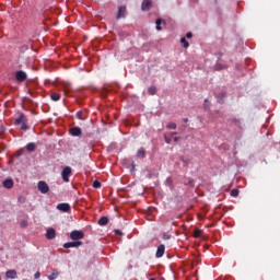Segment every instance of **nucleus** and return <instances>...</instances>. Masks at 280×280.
Listing matches in <instances>:
<instances>
[{"mask_svg":"<svg viewBox=\"0 0 280 280\" xmlns=\"http://www.w3.org/2000/svg\"><path fill=\"white\" fill-rule=\"evenodd\" d=\"M14 126H21V130H27V117L25 114L21 113L14 120Z\"/></svg>","mask_w":280,"mask_h":280,"instance_id":"f257e3e1","label":"nucleus"},{"mask_svg":"<svg viewBox=\"0 0 280 280\" xmlns=\"http://www.w3.org/2000/svg\"><path fill=\"white\" fill-rule=\"evenodd\" d=\"M71 166H66L63 167L62 172H61V177L63 183H69V176H71Z\"/></svg>","mask_w":280,"mask_h":280,"instance_id":"f03ea898","label":"nucleus"},{"mask_svg":"<svg viewBox=\"0 0 280 280\" xmlns=\"http://www.w3.org/2000/svg\"><path fill=\"white\" fill-rule=\"evenodd\" d=\"M70 238L74 242L78 240H84V232L74 230L70 233Z\"/></svg>","mask_w":280,"mask_h":280,"instance_id":"7ed1b4c3","label":"nucleus"},{"mask_svg":"<svg viewBox=\"0 0 280 280\" xmlns=\"http://www.w3.org/2000/svg\"><path fill=\"white\" fill-rule=\"evenodd\" d=\"M37 189L40 191V194H48L49 192V185H47L46 182H38Z\"/></svg>","mask_w":280,"mask_h":280,"instance_id":"20e7f679","label":"nucleus"},{"mask_svg":"<svg viewBox=\"0 0 280 280\" xmlns=\"http://www.w3.org/2000/svg\"><path fill=\"white\" fill-rule=\"evenodd\" d=\"M15 80L18 82H25V80H27V73H25V71H23V70L16 71Z\"/></svg>","mask_w":280,"mask_h":280,"instance_id":"39448f33","label":"nucleus"},{"mask_svg":"<svg viewBox=\"0 0 280 280\" xmlns=\"http://www.w3.org/2000/svg\"><path fill=\"white\" fill-rule=\"evenodd\" d=\"M58 211H61L62 213H69L71 211V206L69 203H59L57 206Z\"/></svg>","mask_w":280,"mask_h":280,"instance_id":"423d86ee","label":"nucleus"},{"mask_svg":"<svg viewBox=\"0 0 280 280\" xmlns=\"http://www.w3.org/2000/svg\"><path fill=\"white\" fill-rule=\"evenodd\" d=\"M78 246H82L81 241L68 242L63 244V248H78Z\"/></svg>","mask_w":280,"mask_h":280,"instance_id":"0eeeda50","label":"nucleus"},{"mask_svg":"<svg viewBox=\"0 0 280 280\" xmlns=\"http://www.w3.org/2000/svg\"><path fill=\"white\" fill-rule=\"evenodd\" d=\"M165 255V245H159L156 253H155V257L158 259H161V257H163Z\"/></svg>","mask_w":280,"mask_h":280,"instance_id":"6e6552de","label":"nucleus"},{"mask_svg":"<svg viewBox=\"0 0 280 280\" xmlns=\"http://www.w3.org/2000/svg\"><path fill=\"white\" fill-rule=\"evenodd\" d=\"M152 8V1L151 0H144L141 4L142 12H148Z\"/></svg>","mask_w":280,"mask_h":280,"instance_id":"1a4fd4ad","label":"nucleus"},{"mask_svg":"<svg viewBox=\"0 0 280 280\" xmlns=\"http://www.w3.org/2000/svg\"><path fill=\"white\" fill-rule=\"evenodd\" d=\"M69 132L72 137H80V135H82V129L80 127H72Z\"/></svg>","mask_w":280,"mask_h":280,"instance_id":"9d476101","label":"nucleus"},{"mask_svg":"<svg viewBox=\"0 0 280 280\" xmlns=\"http://www.w3.org/2000/svg\"><path fill=\"white\" fill-rule=\"evenodd\" d=\"M46 237L48 240H56V230L54 228H50L46 231Z\"/></svg>","mask_w":280,"mask_h":280,"instance_id":"9b49d317","label":"nucleus"},{"mask_svg":"<svg viewBox=\"0 0 280 280\" xmlns=\"http://www.w3.org/2000/svg\"><path fill=\"white\" fill-rule=\"evenodd\" d=\"M125 18H126V7H119L116 19L119 20V19H125Z\"/></svg>","mask_w":280,"mask_h":280,"instance_id":"f8f14e48","label":"nucleus"},{"mask_svg":"<svg viewBox=\"0 0 280 280\" xmlns=\"http://www.w3.org/2000/svg\"><path fill=\"white\" fill-rule=\"evenodd\" d=\"M3 187L5 189H12V187H14V180L12 179H5L3 183H2Z\"/></svg>","mask_w":280,"mask_h":280,"instance_id":"ddd939ff","label":"nucleus"},{"mask_svg":"<svg viewBox=\"0 0 280 280\" xmlns=\"http://www.w3.org/2000/svg\"><path fill=\"white\" fill-rule=\"evenodd\" d=\"M230 124H232V126H236V128H242V121L238 118H230Z\"/></svg>","mask_w":280,"mask_h":280,"instance_id":"4468645a","label":"nucleus"},{"mask_svg":"<svg viewBox=\"0 0 280 280\" xmlns=\"http://www.w3.org/2000/svg\"><path fill=\"white\" fill-rule=\"evenodd\" d=\"M109 220H108V217H101L97 224L100 226H106V224H108Z\"/></svg>","mask_w":280,"mask_h":280,"instance_id":"2eb2a0df","label":"nucleus"},{"mask_svg":"<svg viewBox=\"0 0 280 280\" xmlns=\"http://www.w3.org/2000/svg\"><path fill=\"white\" fill-rule=\"evenodd\" d=\"M5 277H7L8 279H16V270H8V271L5 272Z\"/></svg>","mask_w":280,"mask_h":280,"instance_id":"dca6fc26","label":"nucleus"},{"mask_svg":"<svg viewBox=\"0 0 280 280\" xmlns=\"http://www.w3.org/2000/svg\"><path fill=\"white\" fill-rule=\"evenodd\" d=\"M137 159H145V149L140 148L136 154Z\"/></svg>","mask_w":280,"mask_h":280,"instance_id":"f3484780","label":"nucleus"},{"mask_svg":"<svg viewBox=\"0 0 280 280\" xmlns=\"http://www.w3.org/2000/svg\"><path fill=\"white\" fill-rule=\"evenodd\" d=\"M26 150H27V152H35L36 151V143L30 142L28 144H26Z\"/></svg>","mask_w":280,"mask_h":280,"instance_id":"a211bd4d","label":"nucleus"},{"mask_svg":"<svg viewBox=\"0 0 280 280\" xmlns=\"http://www.w3.org/2000/svg\"><path fill=\"white\" fill-rule=\"evenodd\" d=\"M50 100H52V102H60V94L59 93L50 94Z\"/></svg>","mask_w":280,"mask_h":280,"instance_id":"6ab92c4d","label":"nucleus"},{"mask_svg":"<svg viewBox=\"0 0 280 280\" xmlns=\"http://www.w3.org/2000/svg\"><path fill=\"white\" fill-rule=\"evenodd\" d=\"M63 91L65 93H71V83L69 82L63 83Z\"/></svg>","mask_w":280,"mask_h":280,"instance_id":"aec40b11","label":"nucleus"},{"mask_svg":"<svg viewBox=\"0 0 280 280\" xmlns=\"http://www.w3.org/2000/svg\"><path fill=\"white\" fill-rule=\"evenodd\" d=\"M180 43H182L184 49H187V47H189V42H187V39L185 37L180 38Z\"/></svg>","mask_w":280,"mask_h":280,"instance_id":"412c9836","label":"nucleus"},{"mask_svg":"<svg viewBox=\"0 0 280 280\" xmlns=\"http://www.w3.org/2000/svg\"><path fill=\"white\" fill-rule=\"evenodd\" d=\"M148 93L149 95H156V86H150Z\"/></svg>","mask_w":280,"mask_h":280,"instance_id":"4be33fe9","label":"nucleus"},{"mask_svg":"<svg viewBox=\"0 0 280 280\" xmlns=\"http://www.w3.org/2000/svg\"><path fill=\"white\" fill-rule=\"evenodd\" d=\"M77 119L84 121V119H86V117H84V112H77Z\"/></svg>","mask_w":280,"mask_h":280,"instance_id":"5701e85b","label":"nucleus"},{"mask_svg":"<svg viewBox=\"0 0 280 280\" xmlns=\"http://www.w3.org/2000/svg\"><path fill=\"white\" fill-rule=\"evenodd\" d=\"M230 195L233 197V198H237V196H240V190L238 189H232Z\"/></svg>","mask_w":280,"mask_h":280,"instance_id":"b1692460","label":"nucleus"},{"mask_svg":"<svg viewBox=\"0 0 280 280\" xmlns=\"http://www.w3.org/2000/svg\"><path fill=\"white\" fill-rule=\"evenodd\" d=\"M166 128H168V130H176V124L175 122H168Z\"/></svg>","mask_w":280,"mask_h":280,"instance_id":"393cba45","label":"nucleus"},{"mask_svg":"<svg viewBox=\"0 0 280 280\" xmlns=\"http://www.w3.org/2000/svg\"><path fill=\"white\" fill-rule=\"evenodd\" d=\"M93 187H94V189H100V187H102V183L100 180H95L93 183Z\"/></svg>","mask_w":280,"mask_h":280,"instance_id":"a878e982","label":"nucleus"},{"mask_svg":"<svg viewBox=\"0 0 280 280\" xmlns=\"http://www.w3.org/2000/svg\"><path fill=\"white\" fill-rule=\"evenodd\" d=\"M49 280L58 279V271H54L49 277Z\"/></svg>","mask_w":280,"mask_h":280,"instance_id":"bb28decb","label":"nucleus"},{"mask_svg":"<svg viewBox=\"0 0 280 280\" xmlns=\"http://www.w3.org/2000/svg\"><path fill=\"white\" fill-rule=\"evenodd\" d=\"M161 23H162L161 19H158V20L155 21V25H156L158 32H161Z\"/></svg>","mask_w":280,"mask_h":280,"instance_id":"cd10ccee","label":"nucleus"},{"mask_svg":"<svg viewBox=\"0 0 280 280\" xmlns=\"http://www.w3.org/2000/svg\"><path fill=\"white\" fill-rule=\"evenodd\" d=\"M200 233H202V231H200V229H196L194 231V237H200Z\"/></svg>","mask_w":280,"mask_h":280,"instance_id":"c85d7f7f","label":"nucleus"},{"mask_svg":"<svg viewBox=\"0 0 280 280\" xmlns=\"http://www.w3.org/2000/svg\"><path fill=\"white\" fill-rule=\"evenodd\" d=\"M182 163H184L185 165L189 164V159H186L185 156L180 158Z\"/></svg>","mask_w":280,"mask_h":280,"instance_id":"c756f323","label":"nucleus"},{"mask_svg":"<svg viewBox=\"0 0 280 280\" xmlns=\"http://www.w3.org/2000/svg\"><path fill=\"white\" fill-rule=\"evenodd\" d=\"M20 226H21V229H25V226H27V221L26 220H22L20 222Z\"/></svg>","mask_w":280,"mask_h":280,"instance_id":"7c9ffc66","label":"nucleus"},{"mask_svg":"<svg viewBox=\"0 0 280 280\" xmlns=\"http://www.w3.org/2000/svg\"><path fill=\"white\" fill-rule=\"evenodd\" d=\"M185 185H189V187H194V180L191 178H188Z\"/></svg>","mask_w":280,"mask_h":280,"instance_id":"2f4dec72","label":"nucleus"},{"mask_svg":"<svg viewBox=\"0 0 280 280\" xmlns=\"http://www.w3.org/2000/svg\"><path fill=\"white\" fill-rule=\"evenodd\" d=\"M18 200L21 202V205H25V197H19Z\"/></svg>","mask_w":280,"mask_h":280,"instance_id":"473e14b6","label":"nucleus"},{"mask_svg":"<svg viewBox=\"0 0 280 280\" xmlns=\"http://www.w3.org/2000/svg\"><path fill=\"white\" fill-rule=\"evenodd\" d=\"M114 233L115 235H124V232L120 230H115Z\"/></svg>","mask_w":280,"mask_h":280,"instance_id":"72a5a7b5","label":"nucleus"},{"mask_svg":"<svg viewBox=\"0 0 280 280\" xmlns=\"http://www.w3.org/2000/svg\"><path fill=\"white\" fill-rule=\"evenodd\" d=\"M194 36V34H191V32H188L187 34H186V38H191Z\"/></svg>","mask_w":280,"mask_h":280,"instance_id":"f704fd0d","label":"nucleus"},{"mask_svg":"<svg viewBox=\"0 0 280 280\" xmlns=\"http://www.w3.org/2000/svg\"><path fill=\"white\" fill-rule=\"evenodd\" d=\"M165 142L171 143L172 139L167 138V136H164Z\"/></svg>","mask_w":280,"mask_h":280,"instance_id":"c9c22d12","label":"nucleus"},{"mask_svg":"<svg viewBox=\"0 0 280 280\" xmlns=\"http://www.w3.org/2000/svg\"><path fill=\"white\" fill-rule=\"evenodd\" d=\"M40 277V272H36L35 275H34V279H38Z\"/></svg>","mask_w":280,"mask_h":280,"instance_id":"e433bc0d","label":"nucleus"},{"mask_svg":"<svg viewBox=\"0 0 280 280\" xmlns=\"http://www.w3.org/2000/svg\"><path fill=\"white\" fill-rule=\"evenodd\" d=\"M135 167H136V165H135V163H132L131 164V172H135Z\"/></svg>","mask_w":280,"mask_h":280,"instance_id":"4c0bfd02","label":"nucleus"},{"mask_svg":"<svg viewBox=\"0 0 280 280\" xmlns=\"http://www.w3.org/2000/svg\"><path fill=\"white\" fill-rule=\"evenodd\" d=\"M183 121H184V124H187V121H189V119L188 118H184Z\"/></svg>","mask_w":280,"mask_h":280,"instance_id":"58836bf2","label":"nucleus"},{"mask_svg":"<svg viewBox=\"0 0 280 280\" xmlns=\"http://www.w3.org/2000/svg\"><path fill=\"white\" fill-rule=\"evenodd\" d=\"M170 237H171L170 235H166V236H164L163 238H164V240H170Z\"/></svg>","mask_w":280,"mask_h":280,"instance_id":"ea45409f","label":"nucleus"},{"mask_svg":"<svg viewBox=\"0 0 280 280\" xmlns=\"http://www.w3.org/2000/svg\"><path fill=\"white\" fill-rule=\"evenodd\" d=\"M192 1V3H198V0H191Z\"/></svg>","mask_w":280,"mask_h":280,"instance_id":"a19ab883","label":"nucleus"},{"mask_svg":"<svg viewBox=\"0 0 280 280\" xmlns=\"http://www.w3.org/2000/svg\"><path fill=\"white\" fill-rule=\"evenodd\" d=\"M175 141H178V138H175Z\"/></svg>","mask_w":280,"mask_h":280,"instance_id":"79ce46f5","label":"nucleus"},{"mask_svg":"<svg viewBox=\"0 0 280 280\" xmlns=\"http://www.w3.org/2000/svg\"><path fill=\"white\" fill-rule=\"evenodd\" d=\"M0 280H1V277H0Z\"/></svg>","mask_w":280,"mask_h":280,"instance_id":"37998d69","label":"nucleus"}]
</instances>
